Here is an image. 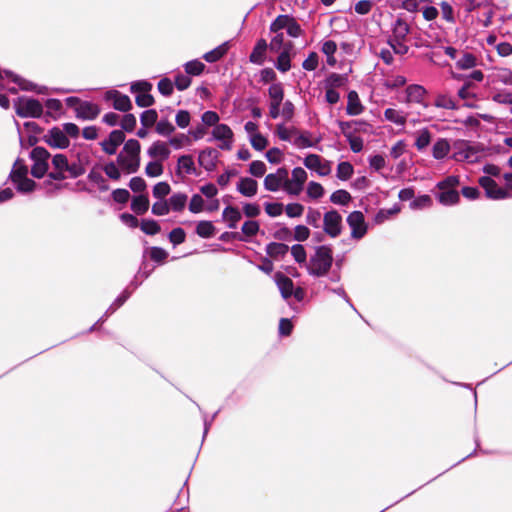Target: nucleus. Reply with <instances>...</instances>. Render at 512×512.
Instances as JSON below:
<instances>
[{"label":"nucleus","mask_w":512,"mask_h":512,"mask_svg":"<svg viewBox=\"0 0 512 512\" xmlns=\"http://www.w3.org/2000/svg\"><path fill=\"white\" fill-rule=\"evenodd\" d=\"M333 265V252L329 245H321L315 248L314 254L306 263V270L309 275L320 278L326 276Z\"/></svg>","instance_id":"f257e3e1"},{"label":"nucleus","mask_w":512,"mask_h":512,"mask_svg":"<svg viewBox=\"0 0 512 512\" xmlns=\"http://www.w3.org/2000/svg\"><path fill=\"white\" fill-rule=\"evenodd\" d=\"M140 152L141 145L138 140H127L117 156L118 165L128 174L136 173L140 167Z\"/></svg>","instance_id":"f03ea898"},{"label":"nucleus","mask_w":512,"mask_h":512,"mask_svg":"<svg viewBox=\"0 0 512 512\" xmlns=\"http://www.w3.org/2000/svg\"><path fill=\"white\" fill-rule=\"evenodd\" d=\"M460 184L458 176L449 175L436 184L437 192L434 193L438 202L443 206H454L460 201V193L457 187Z\"/></svg>","instance_id":"7ed1b4c3"},{"label":"nucleus","mask_w":512,"mask_h":512,"mask_svg":"<svg viewBox=\"0 0 512 512\" xmlns=\"http://www.w3.org/2000/svg\"><path fill=\"white\" fill-rule=\"evenodd\" d=\"M16 114L21 118H40L43 114L42 103L35 98L20 96L14 100Z\"/></svg>","instance_id":"20e7f679"},{"label":"nucleus","mask_w":512,"mask_h":512,"mask_svg":"<svg viewBox=\"0 0 512 512\" xmlns=\"http://www.w3.org/2000/svg\"><path fill=\"white\" fill-rule=\"evenodd\" d=\"M2 79L0 80V87L3 88L4 84L2 81L4 80V76L10 79L13 83L17 84L21 90L24 91H36L37 93H44L45 87L37 89V85L31 81H28L19 75L14 74L12 71L4 70L2 71ZM0 106L4 109H8L10 106V101L8 97L2 93H0Z\"/></svg>","instance_id":"39448f33"},{"label":"nucleus","mask_w":512,"mask_h":512,"mask_svg":"<svg viewBox=\"0 0 512 512\" xmlns=\"http://www.w3.org/2000/svg\"><path fill=\"white\" fill-rule=\"evenodd\" d=\"M30 159L33 161L31 167V174L35 178H42L48 171L49 164L48 159L50 153L48 150L41 146H35L30 152Z\"/></svg>","instance_id":"423d86ee"},{"label":"nucleus","mask_w":512,"mask_h":512,"mask_svg":"<svg viewBox=\"0 0 512 512\" xmlns=\"http://www.w3.org/2000/svg\"><path fill=\"white\" fill-rule=\"evenodd\" d=\"M342 215L335 209L323 215V231L331 238L338 237L342 232Z\"/></svg>","instance_id":"0eeeda50"},{"label":"nucleus","mask_w":512,"mask_h":512,"mask_svg":"<svg viewBox=\"0 0 512 512\" xmlns=\"http://www.w3.org/2000/svg\"><path fill=\"white\" fill-rule=\"evenodd\" d=\"M346 221L351 228V237L353 239L360 240L366 235L368 226L361 211L355 210L351 212L347 216Z\"/></svg>","instance_id":"6e6552de"},{"label":"nucleus","mask_w":512,"mask_h":512,"mask_svg":"<svg viewBox=\"0 0 512 512\" xmlns=\"http://www.w3.org/2000/svg\"><path fill=\"white\" fill-rule=\"evenodd\" d=\"M480 186L485 190L487 198L493 200H502L509 197V193L498 186V184L489 176L479 178Z\"/></svg>","instance_id":"1a4fd4ad"},{"label":"nucleus","mask_w":512,"mask_h":512,"mask_svg":"<svg viewBox=\"0 0 512 512\" xmlns=\"http://www.w3.org/2000/svg\"><path fill=\"white\" fill-rule=\"evenodd\" d=\"M43 141L52 148L66 149L70 145V140L66 134L57 126L48 130L43 136Z\"/></svg>","instance_id":"9d476101"},{"label":"nucleus","mask_w":512,"mask_h":512,"mask_svg":"<svg viewBox=\"0 0 512 512\" xmlns=\"http://www.w3.org/2000/svg\"><path fill=\"white\" fill-rule=\"evenodd\" d=\"M303 164L310 170H315L319 176H326L331 172L329 161L322 162V158L317 154H309L304 158Z\"/></svg>","instance_id":"9b49d317"},{"label":"nucleus","mask_w":512,"mask_h":512,"mask_svg":"<svg viewBox=\"0 0 512 512\" xmlns=\"http://www.w3.org/2000/svg\"><path fill=\"white\" fill-rule=\"evenodd\" d=\"M125 141V134L122 130H113L110 132L107 139L103 140L100 145L105 153L114 155L120 146Z\"/></svg>","instance_id":"f8f14e48"},{"label":"nucleus","mask_w":512,"mask_h":512,"mask_svg":"<svg viewBox=\"0 0 512 512\" xmlns=\"http://www.w3.org/2000/svg\"><path fill=\"white\" fill-rule=\"evenodd\" d=\"M337 124L341 130V133L344 137L347 135H354L357 132H366L370 127L369 123L364 120H351V121H342L338 120Z\"/></svg>","instance_id":"ddd939ff"},{"label":"nucleus","mask_w":512,"mask_h":512,"mask_svg":"<svg viewBox=\"0 0 512 512\" xmlns=\"http://www.w3.org/2000/svg\"><path fill=\"white\" fill-rule=\"evenodd\" d=\"M175 172H176V175L181 178L184 176V174L195 175V176L199 175V173L195 167L194 159L189 154L181 155L178 158L177 167H176Z\"/></svg>","instance_id":"4468645a"},{"label":"nucleus","mask_w":512,"mask_h":512,"mask_svg":"<svg viewBox=\"0 0 512 512\" xmlns=\"http://www.w3.org/2000/svg\"><path fill=\"white\" fill-rule=\"evenodd\" d=\"M76 117L83 120H94L100 113L97 104L90 101H82L75 109Z\"/></svg>","instance_id":"2eb2a0df"},{"label":"nucleus","mask_w":512,"mask_h":512,"mask_svg":"<svg viewBox=\"0 0 512 512\" xmlns=\"http://www.w3.org/2000/svg\"><path fill=\"white\" fill-rule=\"evenodd\" d=\"M106 98L114 100L113 107L115 110L128 112L132 109V102L130 98L125 94H121L117 90L108 91L106 93Z\"/></svg>","instance_id":"dca6fc26"},{"label":"nucleus","mask_w":512,"mask_h":512,"mask_svg":"<svg viewBox=\"0 0 512 512\" xmlns=\"http://www.w3.org/2000/svg\"><path fill=\"white\" fill-rule=\"evenodd\" d=\"M392 36L388 40L405 41L410 33V26L405 19L398 16L392 23Z\"/></svg>","instance_id":"f3484780"},{"label":"nucleus","mask_w":512,"mask_h":512,"mask_svg":"<svg viewBox=\"0 0 512 512\" xmlns=\"http://www.w3.org/2000/svg\"><path fill=\"white\" fill-rule=\"evenodd\" d=\"M274 280L283 299H289L293 293V281L282 272H276L274 275Z\"/></svg>","instance_id":"a211bd4d"},{"label":"nucleus","mask_w":512,"mask_h":512,"mask_svg":"<svg viewBox=\"0 0 512 512\" xmlns=\"http://www.w3.org/2000/svg\"><path fill=\"white\" fill-rule=\"evenodd\" d=\"M218 158V151L214 148H205L199 152L198 163L207 171H211Z\"/></svg>","instance_id":"6ab92c4d"},{"label":"nucleus","mask_w":512,"mask_h":512,"mask_svg":"<svg viewBox=\"0 0 512 512\" xmlns=\"http://www.w3.org/2000/svg\"><path fill=\"white\" fill-rule=\"evenodd\" d=\"M237 191L245 197H253L257 194L258 183L250 177H242L237 183Z\"/></svg>","instance_id":"aec40b11"},{"label":"nucleus","mask_w":512,"mask_h":512,"mask_svg":"<svg viewBox=\"0 0 512 512\" xmlns=\"http://www.w3.org/2000/svg\"><path fill=\"white\" fill-rule=\"evenodd\" d=\"M269 48L265 39L257 40L250 56L249 61L253 64L262 65L265 60L266 50Z\"/></svg>","instance_id":"412c9836"},{"label":"nucleus","mask_w":512,"mask_h":512,"mask_svg":"<svg viewBox=\"0 0 512 512\" xmlns=\"http://www.w3.org/2000/svg\"><path fill=\"white\" fill-rule=\"evenodd\" d=\"M266 254L275 260L282 259L289 251V246L282 242H270L265 248Z\"/></svg>","instance_id":"4be33fe9"},{"label":"nucleus","mask_w":512,"mask_h":512,"mask_svg":"<svg viewBox=\"0 0 512 512\" xmlns=\"http://www.w3.org/2000/svg\"><path fill=\"white\" fill-rule=\"evenodd\" d=\"M241 218L242 214L237 207L228 205L224 208L222 219L228 223V228L236 229L237 223L241 220Z\"/></svg>","instance_id":"5701e85b"},{"label":"nucleus","mask_w":512,"mask_h":512,"mask_svg":"<svg viewBox=\"0 0 512 512\" xmlns=\"http://www.w3.org/2000/svg\"><path fill=\"white\" fill-rule=\"evenodd\" d=\"M346 113L350 116H356L363 112V105L360 102L358 93L354 90L350 91L347 95Z\"/></svg>","instance_id":"b1692460"},{"label":"nucleus","mask_w":512,"mask_h":512,"mask_svg":"<svg viewBox=\"0 0 512 512\" xmlns=\"http://www.w3.org/2000/svg\"><path fill=\"white\" fill-rule=\"evenodd\" d=\"M229 48H230V42L225 41L221 45L212 49L211 51L206 52L203 55V59L208 63H215L227 54Z\"/></svg>","instance_id":"393cba45"},{"label":"nucleus","mask_w":512,"mask_h":512,"mask_svg":"<svg viewBox=\"0 0 512 512\" xmlns=\"http://www.w3.org/2000/svg\"><path fill=\"white\" fill-rule=\"evenodd\" d=\"M170 149L167 144L162 141H155L147 150V154L151 158L160 157L162 160H166L170 156Z\"/></svg>","instance_id":"a878e982"},{"label":"nucleus","mask_w":512,"mask_h":512,"mask_svg":"<svg viewBox=\"0 0 512 512\" xmlns=\"http://www.w3.org/2000/svg\"><path fill=\"white\" fill-rule=\"evenodd\" d=\"M450 152V143L445 138H438L432 147V156L436 160L444 159Z\"/></svg>","instance_id":"bb28decb"},{"label":"nucleus","mask_w":512,"mask_h":512,"mask_svg":"<svg viewBox=\"0 0 512 512\" xmlns=\"http://www.w3.org/2000/svg\"><path fill=\"white\" fill-rule=\"evenodd\" d=\"M290 48L291 43L289 44V47H285L280 52L275 62V68L282 73L289 71L291 68Z\"/></svg>","instance_id":"cd10ccee"},{"label":"nucleus","mask_w":512,"mask_h":512,"mask_svg":"<svg viewBox=\"0 0 512 512\" xmlns=\"http://www.w3.org/2000/svg\"><path fill=\"white\" fill-rule=\"evenodd\" d=\"M131 210L138 215H143L149 209V199L147 194L134 196L131 201Z\"/></svg>","instance_id":"c85d7f7f"},{"label":"nucleus","mask_w":512,"mask_h":512,"mask_svg":"<svg viewBox=\"0 0 512 512\" xmlns=\"http://www.w3.org/2000/svg\"><path fill=\"white\" fill-rule=\"evenodd\" d=\"M426 90L423 86L412 84L406 88V96L408 102L421 103Z\"/></svg>","instance_id":"c756f323"},{"label":"nucleus","mask_w":512,"mask_h":512,"mask_svg":"<svg viewBox=\"0 0 512 512\" xmlns=\"http://www.w3.org/2000/svg\"><path fill=\"white\" fill-rule=\"evenodd\" d=\"M347 81V75L332 72L326 77L324 81V86L325 88L336 89L343 87L347 83Z\"/></svg>","instance_id":"7c9ffc66"},{"label":"nucleus","mask_w":512,"mask_h":512,"mask_svg":"<svg viewBox=\"0 0 512 512\" xmlns=\"http://www.w3.org/2000/svg\"><path fill=\"white\" fill-rule=\"evenodd\" d=\"M188 196L185 193H174L168 200V205L175 212L182 211L187 203Z\"/></svg>","instance_id":"2f4dec72"},{"label":"nucleus","mask_w":512,"mask_h":512,"mask_svg":"<svg viewBox=\"0 0 512 512\" xmlns=\"http://www.w3.org/2000/svg\"><path fill=\"white\" fill-rule=\"evenodd\" d=\"M215 226L211 221L202 220L197 223L196 234L201 238H211L215 234Z\"/></svg>","instance_id":"473e14b6"},{"label":"nucleus","mask_w":512,"mask_h":512,"mask_svg":"<svg viewBox=\"0 0 512 512\" xmlns=\"http://www.w3.org/2000/svg\"><path fill=\"white\" fill-rule=\"evenodd\" d=\"M212 137L217 141L233 139V131L227 124H217L212 130Z\"/></svg>","instance_id":"72a5a7b5"},{"label":"nucleus","mask_w":512,"mask_h":512,"mask_svg":"<svg viewBox=\"0 0 512 512\" xmlns=\"http://www.w3.org/2000/svg\"><path fill=\"white\" fill-rule=\"evenodd\" d=\"M270 103L281 105L284 99V89L280 82L273 83L268 89Z\"/></svg>","instance_id":"f704fd0d"},{"label":"nucleus","mask_w":512,"mask_h":512,"mask_svg":"<svg viewBox=\"0 0 512 512\" xmlns=\"http://www.w3.org/2000/svg\"><path fill=\"white\" fill-rule=\"evenodd\" d=\"M11 181L15 184L17 191L20 193H30L36 187V182L27 176L19 179H11Z\"/></svg>","instance_id":"c9c22d12"},{"label":"nucleus","mask_w":512,"mask_h":512,"mask_svg":"<svg viewBox=\"0 0 512 512\" xmlns=\"http://www.w3.org/2000/svg\"><path fill=\"white\" fill-rule=\"evenodd\" d=\"M133 290L130 291L128 288H125L123 292L114 300V302L108 307L105 311V316H110L116 312L118 308H120L131 296Z\"/></svg>","instance_id":"e433bc0d"},{"label":"nucleus","mask_w":512,"mask_h":512,"mask_svg":"<svg viewBox=\"0 0 512 512\" xmlns=\"http://www.w3.org/2000/svg\"><path fill=\"white\" fill-rule=\"evenodd\" d=\"M431 132L427 128L420 130L416 136L415 147L418 151L426 149L431 142Z\"/></svg>","instance_id":"4c0bfd02"},{"label":"nucleus","mask_w":512,"mask_h":512,"mask_svg":"<svg viewBox=\"0 0 512 512\" xmlns=\"http://www.w3.org/2000/svg\"><path fill=\"white\" fill-rule=\"evenodd\" d=\"M45 106L47 108L46 115L56 120L62 111L61 101L59 99L49 98L45 101Z\"/></svg>","instance_id":"58836bf2"},{"label":"nucleus","mask_w":512,"mask_h":512,"mask_svg":"<svg viewBox=\"0 0 512 512\" xmlns=\"http://www.w3.org/2000/svg\"><path fill=\"white\" fill-rule=\"evenodd\" d=\"M185 73L191 76H199L205 70V64L198 59L188 61L184 64Z\"/></svg>","instance_id":"ea45409f"},{"label":"nucleus","mask_w":512,"mask_h":512,"mask_svg":"<svg viewBox=\"0 0 512 512\" xmlns=\"http://www.w3.org/2000/svg\"><path fill=\"white\" fill-rule=\"evenodd\" d=\"M28 174V168L25 165L24 161L20 158H17L14 162V165L12 167V170L9 174V179H19L23 178L24 176H27Z\"/></svg>","instance_id":"a19ab883"},{"label":"nucleus","mask_w":512,"mask_h":512,"mask_svg":"<svg viewBox=\"0 0 512 512\" xmlns=\"http://www.w3.org/2000/svg\"><path fill=\"white\" fill-rule=\"evenodd\" d=\"M88 180L94 184L97 185L98 189L101 191V192H105V191H108L109 190V185L107 184V181L106 179L103 177V175L98 172V171H95V170H91L89 173H88V176H87Z\"/></svg>","instance_id":"79ce46f5"},{"label":"nucleus","mask_w":512,"mask_h":512,"mask_svg":"<svg viewBox=\"0 0 512 512\" xmlns=\"http://www.w3.org/2000/svg\"><path fill=\"white\" fill-rule=\"evenodd\" d=\"M351 199V194L344 189L336 190L330 196V201L333 204L342 206L347 205L351 201Z\"/></svg>","instance_id":"37998d69"},{"label":"nucleus","mask_w":512,"mask_h":512,"mask_svg":"<svg viewBox=\"0 0 512 512\" xmlns=\"http://www.w3.org/2000/svg\"><path fill=\"white\" fill-rule=\"evenodd\" d=\"M140 229L146 235H156L160 232L161 226L154 219H143L140 224Z\"/></svg>","instance_id":"c03bdc74"},{"label":"nucleus","mask_w":512,"mask_h":512,"mask_svg":"<svg viewBox=\"0 0 512 512\" xmlns=\"http://www.w3.org/2000/svg\"><path fill=\"white\" fill-rule=\"evenodd\" d=\"M384 117L387 121H390L396 125L404 126L406 123V117L396 109L387 108L384 111Z\"/></svg>","instance_id":"a18cd8bd"},{"label":"nucleus","mask_w":512,"mask_h":512,"mask_svg":"<svg viewBox=\"0 0 512 512\" xmlns=\"http://www.w3.org/2000/svg\"><path fill=\"white\" fill-rule=\"evenodd\" d=\"M353 172V165L350 162L344 161L338 164L336 176L338 179L346 181L351 178Z\"/></svg>","instance_id":"49530a36"},{"label":"nucleus","mask_w":512,"mask_h":512,"mask_svg":"<svg viewBox=\"0 0 512 512\" xmlns=\"http://www.w3.org/2000/svg\"><path fill=\"white\" fill-rule=\"evenodd\" d=\"M291 254L298 264H304L306 266L307 261V253L302 244H294L291 248H289Z\"/></svg>","instance_id":"de8ad7c7"},{"label":"nucleus","mask_w":512,"mask_h":512,"mask_svg":"<svg viewBox=\"0 0 512 512\" xmlns=\"http://www.w3.org/2000/svg\"><path fill=\"white\" fill-rule=\"evenodd\" d=\"M158 113L155 109H148L141 113L140 122L143 127H151L157 123Z\"/></svg>","instance_id":"09e8293b"},{"label":"nucleus","mask_w":512,"mask_h":512,"mask_svg":"<svg viewBox=\"0 0 512 512\" xmlns=\"http://www.w3.org/2000/svg\"><path fill=\"white\" fill-rule=\"evenodd\" d=\"M435 106L443 109L456 110L458 105L456 101L447 95H438L435 99Z\"/></svg>","instance_id":"8fccbe9b"},{"label":"nucleus","mask_w":512,"mask_h":512,"mask_svg":"<svg viewBox=\"0 0 512 512\" xmlns=\"http://www.w3.org/2000/svg\"><path fill=\"white\" fill-rule=\"evenodd\" d=\"M432 206V198L429 195H420L414 197L410 202V208L413 210L424 209Z\"/></svg>","instance_id":"3c124183"},{"label":"nucleus","mask_w":512,"mask_h":512,"mask_svg":"<svg viewBox=\"0 0 512 512\" xmlns=\"http://www.w3.org/2000/svg\"><path fill=\"white\" fill-rule=\"evenodd\" d=\"M290 15L282 14L278 15L276 19L270 25V31L273 33H278L282 29H287L289 24Z\"/></svg>","instance_id":"603ef678"},{"label":"nucleus","mask_w":512,"mask_h":512,"mask_svg":"<svg viewBox=\"0 0 512 512\" xmlns=\"http://www.w3.org/2000/svg\"><path fill=\"white\" fill-rule=\"evenodd\" d=\"M476 64L477 59L472 53H464L456 62L457 67L463 70L473 68Z\"/></svg>","instance_id":"864d4df0"},{"label":"nucleus","mask_w":512,"mask_h":512,"mask_svg":"<svg viewBox=\"0 0 512 512\" xmlns=\"http://www.w3.org/2000/svg\"><path fill=\"white\" fill-rule=\"evenodd\" d=\"M322 215L317 209L309 208L306 214V223L314 228H319L321 225Z\"/></svg>","instance_id":"5fc2aeb1"},{"label":"nucleus","mask_w":512,"mask_h":512,"mask_svg":"<svg viewBox=\"0 0 512 512\" xmlns=\"http://www.w3.org/2000/svg\"><path fill=\"white\" fill-rule=\"evenodd\" d=\"M283 186L282 182L276 177L274 173L266 175L264 179V188L270 192H276Z\"/></svg>","instance_id":"6e6d98bb"},{"label":"nucleus","mask_w":512,"mask_h":512,"mask_svg":"<svg viewBox=\"0 0 512 512\" xmlns=\"http://www.w3.org/2000/svg\"><path fill=\"white\" fill-rule=\"evenodd\" d=\"M310 136H311V133L308 132V131H305V132H302V133H299L294 141H293V144L298 147V148H309V147H313L314 146V143L312 142V140L310 139Z\"/></svg>","instance_id":"4d7b16f0"},{"label":"nucleus","mask_w":512,"mask_h":512,"mask_svg":"<svg viewBox=\"0 0 512 512\" xmlns=\"http://www.w3.org/2000/svg\"><path fill=\"white\" fill-rule=\"evenodd\" d=\"M169 241L173 246L182 244L186 239L185 230L181 227L172 229L168 234Z\"/></svg>","instance_id":"13d9d810"},{"label":"nucleus","mask_w":512,"mask_h":512,"mask_svg":"<svg viewBox=\"0 0 512 512\" xmlns=\"http://www.w3.org/2000/svg\"><path fill=\"white\" fill-rule=\"evenodd\" d=\"M156 132L162 136H169L175 130V127L167 119H161L156 123Z\"/></svg>","instance_id":"bf43d9fd"},{"label":"nucleus","mask_w":512,"mask_h":512,"mask_svg":"<svg viewBox=\"0 0 512 512\" xmlns=\"http://www.w3.org/2000/svg\"><path fill=\"white\" fill-rule=\"evenodd\" d=\"M307 195L312 199H319L324 195V188L320 183L311 181L307 186Z\"/></svg>","instance_id":"052dcab7"},{"label":"nucleus","mask_w":512,"mask_h":512,"mask_svg":"<svg viewBox=\"0 0 512 512\" xmlns=\"http://www.w3.org/2000/svg\"><path fill=\"white\" fill-rule=\"evenodd\" d=\"M152 89V84L147 80H138L131 83L130 91L132 93H148Z\"/></svg>","instance_id":"680f3d73"},{"label":"nucleus","mask_w":512,"mask_h":512,"mask_svg":"<svg viewBox=\"0 0 512 512\" xmlns=\"http://www.w3.org/2000/svg\"><path fill=\"white\" fill-rule=\"evenodd\" d=\"M171 191L170 185L167 182H158L154 185L152 193L157 199H162L167 196Z\"/></svg>","instance_id":"e2e57ef3"},{"label":"nucleus","mask_w":512,"mask_h":512,"mask_svg":"<svg viewBox=\"0 0 512 512\" xmlns=\"http://www.w3.org/2000/svg\"><path fill=\"white\" fill-rule=\"evenodd\" d=\"M250 143L255 150L263 151L268 145V140L262 134L255 133L250 136Z\"/></svg>","instance_id":"0e129e2a"},{"label":"nucleus","mask_w":512,"mask_h":512,"mask_svg":"<svg viewBox=\"0 0 512 512\" xmlns=\"http://www.w3.org/2000/svg\"><path fill=\"white\" fill-rule=\"evenodd\" d=\"M259 229H260L259 223L255 220L245 221L241 228L242 233L248 237L255 236L258 233Z\"/></svg>","instance_id":"69168bd1"},{"label":"nucleus","mask_w":512,"mask_h":512,"mask_svg":"<svg viewBox=\"0 0 512 512\" xmlns=\"http://www.w3.org/2000/svg\"><path fill=\"white\" fill-rule=\"evenodd\" d=\"M149 255L154 262L162 263L168 257V252L161 247L153 246L149 248Z\"/></svg>","instance_id":"338daca9"},{"label":"nucleus","mask_w":512,"mask_h":512,"mask_svg":"<svg viewBox=\"0 0 512 512\" xmlns=\"http://www.w3.org/2000/svg\"><path fill=\"white\" fill-rule=\"evenodd\" d=\"M157 86H158V91L163 96L169 97L172 95L174 86H173L172 81L169 78L164 77V78L160 79Z\"/></svg>","instance_id":"774afa93"}]
</instances>
